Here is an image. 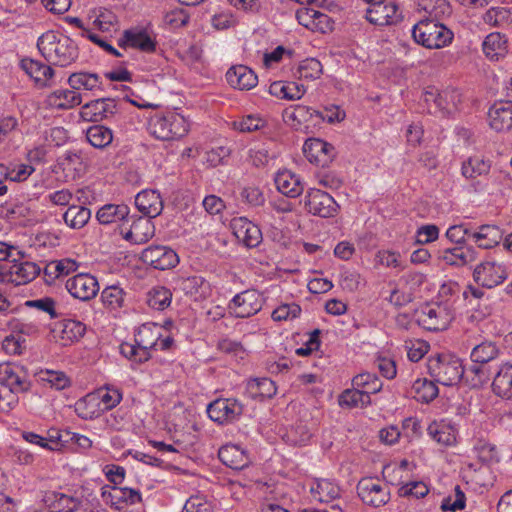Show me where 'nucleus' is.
Wrapping results in <instances>:
<instances>
[{"mask_svg": "<svg viewBox=\"0 0 512 512\" xmlns=\"http://www.w3.org/2000/svg\"><path fill=\"white\" fill-rule=\"evenodd\" d=\"M37 48L48 63L59 67H68L79 57L76 43L70 37L52 30L38 38Z\"/></svg>", "mask_w": 512, "mask_h": 512, "instance_id": "1", "label": "nucleus"}, {"mask_svg": "<svg viewBox=\"0 0 512 512\" xmlns=\"http://www.w3.org/2000/svg\"><path fill=\"white\" fill-rule=\"evenodd\" d=\"M412 37L427 49H441L451 44L454 34L440 21L421 19L413 26Z\"/></svg>", "mask_w": 512, "mask_h": 512, "instance_id": "2", "label": "nucleus"}, {"mask_svg": "<svg viewBox=\"0 0 512 512\" xmlns=\"http://www.w3.org/2000/svg\"><path fill=\"white\" fill-rule=\"evenodd\" d=\"M150 133L157 139L168 141L179 139L189 131V123L179 113L156 115L149 122Z\"/></svg>", "mask_w": 512, "mask_h": 512, "instance_id": "3", "label": "nucleus"}, {"mask_svg": "<svg viewBox=\"0 0 512 512\" xmlns=\"http://www.w3.org/2000/svg\"><path fill=\"white\" fill-rule=\"evenodd\" d=\"M428 371L436 382L446 386L458 383L464 374L461 360L449 354L431 357L428 360Z\"/></svg>", "mask_w": 512, "mask_h": 512, "instance_id": "4", "label": "nucleus"}, {"mask_svg": "<svg viewBox=\"0 0 512 512\" xmlns=\"http://www.w3.org/2000/svg\"><path fill=\"white\" fill-rule=\"evenodd\" d=\"M263 306V298L255 289L236 294L228 303V311L236 318H248L257 314Z\"/></svg>", "mask_w": 512, "mask_h": 512, "instance_id": "5", "label": "nucleus"}, {"mask_svg": "<svg viewBox=\"0 0 512 512\" xmlns=\"http://www.w3.org/2000/svg\"><path fill=\"white\" fill-rule=\"evenodd\" d=\"M508 277L503 263L486 260L478 264L473 271L474 281L483 288L492 289L502 284Z\"/></svg>", "mask_w": 512, "mask_h": 512, "instance_id": "6", "label": "nucleus"}, {"mask_svg": "<svg viewBox=\"0 0 512 512\" xmlns=\"http://www.w3.org/2000/svg\"><path fill=\"white\" fill-rule=\"evenodd\" d=\"M453 318L451 309L441 304L427 305L418 314L419 324L429 331L447 329Z\"/></svg>", "mask_w": 512, "mask_h": 512, "instance_id": "7", "label": "nucleus"}, {"mask_svg": "<svg viewBox=\"0 0 512 512\" xmlns=\"http://www.w3.org/2000/svg\"><path fill=\"white\" fill-rule=\"evenodd\" d=\"M361 500L370 506L380 507L390 500V489L385 483L371 477L362 478L357 484Z\"/></svg>", "mask_w": 512, "mask_h": 512, "instance_id": "8", "label": "nucleus"}, {"mask_svg": "<svg viewBox=\"0 0 512 512\" xmlns=\"http://www.w3.org/2000/svg\"><path fill=\"white\" fill-rule=\"evenodd\" d=\"M403 18L402 10L394 0H382L369 6L366 19L374 25L389 26L399 23Z\"/></svg>", "mask_w": 512, "mask_h": 512, "instance_id": "9", "label": "nucleus"}, {"mask_svg": "<svg viewBox=\"0 0 512 512\" xmlns=\"http://www.w3.org/2000/svg\"><path fill=\"white\" fill-rule=\"evenodd\" d=\"M304 205L307 211L322 218L334 217L337 214L339 205L334 198L320 189H310L304 198Z\"/></svg>", "mask_w": 512, "mask_h": 512, "instance_id": "10", "label": "nucleus"}, {"mask_svg": "<svg viewBox=\"0 0 512 512\" xmlns=\"http://www.w3.org/2000/svg\"><path fill=\"white\" fill-rule=\"evenodd\" d=\"M23 258L24 255L21 252L20 255L14 254L8 261L9 266L6 268L7 273L5 275L8 282L15 285L27 284L39 274L40 267L34 262L23 260Z\"/></svg>", "mask_w": 512, "mask_h": 512, "instance_id": "11", "label": "nucleus"}, {"mask_svg": "<svg viewBox=\"0 0 512 512\" xmlns=\"http://www.w3.org/2000/svg\"><path fill=\"white\" fill-rule=\"evenodd\" d=\"M68 293L80 301H89L99 292L98 280L89 273H78L66 280Z\"/></svg>", "mask_w": 512, "mask_h": 512, "instance_id": "12", "label": "nucleus"}, {"mask_svg": "<svg viewBox=\"0 0 512 512\" xmlns=\"http://www.w3.org/2000/svg\"><path fill=\"white\" fill-rule=\"evenodd\" d=\"M0 384L20 393L29 391L31 387L27 370L23 366L11 362L0 364Z\"/></svg>", "mask_w": 512, "mask_h": 512, "instance_id": "13", "label": "nucleus"}, {"mask_svg": "<svg viewBox=\"0 0 512 512\" xmlns=\"http://www.w3.org/2000/svg\"><path fill=\"white\" fill-rule=\"evenodd\" d=\"M243 404L233 398L217 399L207 407V413L214 422L224 424L239 419L243 413Z\"/></svg>", "mask_w": 512, "mask_h": 512, "instance_id": "14", "label": "nucleus"}, {"mask_svg": "<svg viewBox=\"0 0 512 512\" xmlns=\"http://www.w3.org/2000/svg\"><path fill=\"white\" fill-rule=\"evenodd\" d=\"M101 497L105 504L119 511L142 500L139 490L108 485L101 488Z\"/></svg>", "mask_w": 512, "mask_h": 512, "instance_id": "15", "label": "nucleus"}, {"mask_svg": "<svg viewBox=\"0 0 512 512\" xmlns=\"http://www.w3.org/2000/svg\"><path fill=\"white\" fill-rule=\"evenodd\" d=\"M141 259L155 269L166 270L175 267L179 262L176 252L167 246H149L142 251Z\"/></svg>", "mask_w": 512, "mask_h": 512, "instance_id": "16", "label": "nucleus"}, {"mask_svg": "<svg viewBox=\"0 0 512 512\" xmlns=\"http://www.w3.org/2000/svg\"><path fill=\"white\" fill-rule=\"evenodd\" d=\"M233 235L247 248H255L262 242L260 228L246 217H235L230 221Z\"/></svg>", "mask_w": 512, "mask_h": 512, "instance_id": "17", "label": "nucleus"}, {"mask_svg": "<svg viewBox=\"0 0 512 512\" xmlns=\"http://www.w3.org/2000/svg\"><path fill=\"white\" fill-rule=\"evenodd\" d=\"M117 112V103L113 98H100L90 101L80 109V117L87 122H100Z\"/></svg>", "mask_w": 512, "mask_h": 512, "instance_id": "18", "label": "nucleus"}, {"mask_svg": "<svg viewBox=\"0 0 512 512\" xmlns=\"http://www.w3.org/2000/svg\"><path fill=\"white\" fill-rule=\"evenodd\" d=\"M118 45L122 48L138 49L145 53L154 52L156 49V41L143 28H130L122 33L118 40Z\"/></svg>", "mask_w": 512, "mask_h": 512, "instance_id": "19", "label": "nucleus"}, {"mask_svg": "<svg viewBox=\"0 0 512 512\" xmlns=\"http://www.w3.org/2000/svg\"><path fill=\"white\" fill-rule=\"evenodd\" d=\"M303 152L309 162L322 167L331 163L335 156L333 145L318 138L308 139L304 143Z\"/></svg>", "mask_w": 512, "mask_h": 512, "instance_id": "20", "label": "nucleus"}, {"mask_svg": "<svg viewBox=\"0 0 512 512\" xmlns=\"http://www.w3.org/2000/svg\"><path fill=\"white\" fill-rule=\"evenodd\" d=\"M489 125L497 132L512 128V101H501L491 106L488 112Z\"/></svg>", "mask_w": 512, "mask_h": 512, "instance_id": "21", "label": "nucleus"}, {"mask_svg": "<svg viewBox=\"0 0 512 512\" xmlns=\"http://www.w3.org/2000/svg\"><path fill=\"white\" fill-rule=\"evenodd\" d=\"M438 258L450 266L462 267L477 259V252L472 246H456L439 251Z\"/></svg>", "mask_w": 512, "mask_h": 512, "instance_id": "22", "label": "nucleus"}, {"mask_svg": "<svg viewBox=\"0 0 512 512\" xmlns=\"http://www.w3.org/2000/svg\"><path fill=\"white\" fill-rule=\"evenodd\" d=\"M21 67L38 87H46L52 84L54 70L50 65L33 59H23Z\"/></svg>", "mask_w": 512, "mask_h": 512, "instance_id": "23", "label": "nucleus"}, {"mask_svg": "<svg viewBox=\"0 0 512 512\" xmlns=\"http://www.w3.org/2000/svg\"><path fill=\"white\" fill-rule=\"evenodd\" d=\"M155 234V226L149 217H139L133 221L126 232H122L123 238L133 244H144Z\"/></svg>", "mask_w": 512, "mask_h": 512, "instance_id": "24", "label": "nucleus"}, {"mask_svg": "<svg viewBox=\"0 0 512 512\" xmlns=\"http://www.w3.org/2000/svg\"><path fill=\"white\" fill-rule=\"evenodd\" d=\"M226 80L231 87L239 90H250L258 83L257 75L244 65L231 67L226 73Z\"/></svg>", "mask_w": 512, "mask_h": 512, "instance_id": "25", "label": "nucleus"}, {"mask_svg": "<svg viewBox=\"0 0 512 512\" xmlns=\"http://www.w3.org/2000/svg\"><path fill=\"white\" fill-rule=\"evenodd\" d=\"M43 501L52 512H75L81 505L79 498L57 491L46 492Z\"/></svg>", "mask_w": 512, "mask_h": 512, "instance_id": "26", "label": "nucleus"}, {"mask_svg": "<svg viewBox=\"0 0 512 512\" xmlns=\"http://www.w3.org/2000/svg\"><path fill=\"white\" fill-rule=\"evenodd\" d=\"M135 205L140 212L149 218L160 215L163 209V201L155 190H143L135 197Z\"/></svg>", "mask_w": 512, "mask_h": 512, "instance_id": "27", "label": "nucleus"}, {"mask_svg": "<svg viewBox=\"0 0 512 512\" xmlns=\"http://www.w3.org/2000/svg\"><path fill=\"white\" fill-rule=\"evenodd\" d=\"M492 392L505 401H512V365H502L492 381Z\"/></svg>", "mask_w": 512, "mask_h": 512, "instance_id": "28", "label": "nucleus"}, {"mask_svg": "<svg viewBox=\"0 0 512 512\" xmlns=\"http://www.w3.org/2000/svg\"><path fill=\"white\" fill-rule=\"evenodd\" d=\"M218 457L224 465L235 470L243 469L249 463L246 451L235 444H227L221 447Z\"/></svg>", "mask_w": 512, "mask_h": 512, "instance_id": "29", "label": "nucleus"}, {"mask_svg": "<svg viewBox=\"0 0 512 512\" xmlns=\"http://www.w3.org/2000/svg\"><path fill=\"white\" fill-rule=\"evenodd\" d=\"M275 184L280 193L291 198L300 196L304 190L299 176L289 170L279 171L275 177Z\"/></svg>", "mask_w": 512, "mask_h": 512, "instance_id": "30", "label": "nucleus"}, {"mask_svg": "<svg viewBox=\"0 0 512 512\" xmlns=\"http://www.w3.org/2000/svg\"><path fill=\"white\" fill-rule=\"evenodd\" d=\"M310 493L313 500L330 503L340 496V488L328 479H317L311 483Z\"/></svg>", "mask_w": 512, "mask_h": 512, "instance_id": "31", "label": "nucleus"}, {"mask_svg": "<svg viewBox=\"0 0 512 512\" xmlns=\"http://www.w3.org/2000/svg\"><path fill=\"white\" fill-rule=\"evenodd\" d=\"M81 102V95L73 89H58L50 93L46 99L47 105L55 109H71Z\"/></svg>", "mask_w": 512, "mask_h": 512, "instance_id": "32", "label": "nucleus"}, {"mask_svg": "<svg viewBox=\"0 0 512 512\" xmlns=\"http://www.w3.org/2000/svg\"><path fill=\"white\" fill-rule=\"evenodd\" d=\"M502 236V231L495 225H482L478 231L471 234L472 240L483 249H490L498 245Z\"/></svg>", "mask_w": 512, "mask_h": 512, "instance_id": "33", "label": "nucleus"}, {"mask_svg": "<svg viewBox=\"0 0 512 512\" xmlns=\"http://www.w3.org/2000/svg\"><path fill=\"white\" fill-rule=\"evenodd\" d=\"M247 392L252 399L263 401L274 397L277 387L275 382L269 378H255L248 381Z\"/></svg>", "mask_w": 512, "mask_h": 512, "instance_id": "34", "label": "nucleus"}, {"mask_svg": "<svg viewBox=\"0 0 512 512\" xmlns=\"http://www.w3.org/2000/svg\"><path fill=\"white\" fill-rule=\"evenodd\" d=\"M427 432L434 441L445 446H450L456 441V428L444 420L432 422Z\"/></svg>", "mask_w": 512, "mask_h": 512, "instance_id": "35", "label": "nucleus"}, {"mask_svg": "<svg viewBox=\"0 0 512 512\" xmlns=\"http://www.w3.org/2000/svg\"><path fill=\"white\" fill-rule=\"evenodd\" d=\"M297 19L301 25L309 29H319L321 32L330 29L329 16L313 9L299 11Z\"/></svg>", "mask_w": 512, "mask_h": 512, "instance_id": "36", "label": "nucleus"}, {"mask_svg": "<svg viewBox=\"0 0 512 512\" xmlns=\"http://www.w3.org/2000/svg\"><path fill=\"white\" fill-rule=\"evenodd\" d=\"M491 164L481 156H471L462 163L461 174L468 180H474L489 173Z\"/></svg>", "mask_w": 512, "mask_h": 512, "instance_id": "37", "label": "nucleus"}, {"mask_svg": "<svg viewBox=\"0 0 512 512\" xmlns=\"http://www.w3.org/2000/svg\"><path fill=\"white\" fill-rule=\"evenodd\" d=\"M69 86L75 90L95 91L101 88L100 76L96 73L77 72L68 78Z\"/></svg>", "mask_w": 512, "mask_h": 512, "instance_id": "38", "label": "nucleus"}, {"mask_svg": "<svg viewBox=\"0 0 512 512\" xmlns=\"http://www.w3.org/2000/svg\"><path fill=\"white\" fill-rule=\"evenodd\" d=\"M74 408L76 414L85 420L97 418L103 413L94 392L76 401Z\"/></svg>", "mask_w": 512, "mask_h": 512, "instance_id": "39", "label": "nucleus"}, {"mask_svg": "<svg viewBox=\"0 0 512 512\" xmlns=\"http://www.w3.org/2000/svg\"><path fill=\"white\" fill-rule=\"evenodd\" d=\"M483 52L491 60H499L507 53V41L500 33H491L483 42Z\"/></svg>", "mask_w": 512, "mask_h": 512, "instance_id": "40", "label": "nucleus"}, {"mask_svg": "<svg viewBox=\"0 0 512 512\" xmlns=\"http://www.w3.org/2000/svg\"><path fill=\"white\" fill-rule=\"evenodd\" d=\"M129 215V208L124 204H106L101 207L97 214V220L104 225L124 220Z\"/></svg>", "mask_w": 512, "mask_h": 512, "instance_id": "41", "label": "nucleus"}, {"mask_svg": "<svg viewBox=\"0 0 512 512\" xmlns=\"http://www.w3.org/2000/svg\"><path fill=\"white\" fill-rule=\"evenodd\" d=\"M436 384L426 378L417 379L413 382L410 390L411 396L419 402L428 403L434 400L438 395Z\"/></svg>", "mask_w": 512, "mask_h": 512, "instance_id": "42", "label": "nucleus"}, {"mask_svg": "<svg viewBox=\"0 0 512 512\" xmlns=\"http://www.w3.org/2000/svg\"><path fill=\"white\" fill-rule=\"evenodd\" d=\"M161 327L154 323L143 324L139 327L135 342L144 348H155L161 336Z\"/></svg>", "mask_w": 512, "mask_h": 512, "instance_id": "43", "label": "nucleus"}, {"mask_svg": "<svg viewBox=\"0 0 512 512\" xmlns=\"http://www.w3.org/2000/svg\"><path fill=\"white\" fill-rule=\"evenodd\" d=\"M90 217V209L78 205H71L63 215L65 224L72 229H81L88 223Z\"/></svg>", "mask_w": 512, "mask_h": 512, "instance_id": "44", "label": "nucleus"}, {"mask_svg": "<svg viewBox=\"0 0 512 512\" xmlns=\"http://www.w3.org/2000/svg\"><path fill=\"white\" fill-rule=\"evenodd\" d=\"M418 5L427 13L429 20L440 21L451 13V7L447 0H420Z\"/></svg>", "mask_w": 512, "mask_h": 512, "instance_id": "45", "label": "nucleus"}, {"mask_svg": "<svg viewBox=\"0 0 512 512\" xmlns=\"http://www.w3.org/2000/svg\"><path fill=\"white\" fill-rule=\"evenodd\" d=\"M86 138L93 147L103 149L111 144L113 133L103 125H93L87 129Z\"/></svg>", "mask_w": 512, "mask_h": 512, "instance_id": "46", "label": "nucleus"}, {"mask_svg": "<svg viewBox=\"0 0 512 512\" xmlns=\"http://www.w3.org/2000/svg\"><path fill=\"white\" fill-rule=\"evenodd\" d=\"M352 386L358 388L370 397L371 394L379 392L382 388L381 380L368 372L360 373L352 379Z\"/></svg>", "mask_w": 512, "mask_h": 512, "instance_id": "47", "label": "nucleus"}, {"mask_svg": "<svg viewBox=\"0 0 512 512\" xmlns=\"http://www.w3.org/2000/svg\"><path fill=\"white\" fill-rule=\"evenodd\" d=\"M125 296L124 289L117 284L107 286L101 292L102 303L110 310L121 308L124 304Z\"/></svg>", "mask_w": 512, "mask_h": 512, "instance_id": "48", "label": "nucleus"}, {"mask_svg": "<svg viewBox=\"0 0 512 512\" xmlns=\"http://www.w3.org/2000/svg\"><path fill=\"white\" fill-rule=\"evenodd\" d=\"M371 403V398L356 387L346 389L339 396L342 407H365Z\"/></svg>", "mask_w": 512, "mask_h": 512, "instance_id": "49", "label": "nucleus"}, {"mask_svg": "<svg viewBox=\"0 0 512 512\" xmlns=\"http://www.w3.org/2000/svg\"><path fill=\"white\" fill-rule=\"evenodd\" d=\"M172 299V293L163 286H156L147 293V304L155 310H164Z\"/></svg>", "mask_w": 512, "mask_h": 512, "instance_id": "50", "label": "nucleus"}, {"mask_svg": "<svg viewBox=\"0 0 512 512\" xmlns=\"http://www.w3.org/2000/svg\"><path fill=\"white\" fill-rule=\"evenodd\" d=\"M498 352V348L493 342L484 341L474 346L470 357L474 363L484 364L495 359Z\"/></svg>", "mask_w": 512, "mask_h": 512, "instance_id": "51", "label": "nucleus"}, {"mask_svg": "<svg viewBox=\"0 0 512 512\" xmlns=\"http://www.w3.org/2000/svg\"><path fill=\"white\" fill-rule=\"evenodd\" d=\"M94 394L103 412L116 407L122 399V394L118 389L109 387L99 388L94 391Z\"/></svg>", "mask_w": 512, "mask_h": 512, "instance_id": "52", "label": "nucleus"}, {"mask_svg": "<svg viewBox=\"0 0 512 512\" xmlns=\"http://www.w3.org/2000/svg\"><path fill=\"white\" fill-rule=\"evenodd\" d=\"M460 102V94L456 90H445L439 92L436 112L452 114L457 110Z\"/></svg>", "mask_w": 512, "mask_h": 512, "instance_id": "53", "label": "nucleus"}, {"mask_svg": "<svg viewBox=\"0 0 512 512\" xmlns=\"http://www.w3.org/2000/svg\"><path fill=\"white\" fill-rule=\"evenodd\" d=\"M323 72L322 64L315 58H307L300 62L297 73L300 79L315 80Z\"/></svg>", "mask_w": 512, "mask_h": 512, "instance_id": "54", "label": "nucleus"}, {"mask_svg": "<svg viewBox=\"0 0 512 512\" xmlns=\"http://www.w3.org/2000/svg\"><path fill=\"white\" fill-rule=\"evenodd\" d=\"M40 380L56 390L65 389L70 385V379L61 371L46 370L39 376Z\"/></svg>", "mask_w": 512, "mask_h": 512, "instance_id": "55", "label": "nucleus"}, {"mask_svg": "<svg viewBox=\"0 0 512 512\" xmlns=\"http://www.w3.org/2000/svg\"><path fill=\"white\" fill-rule=\"evenodd\" d=\"M179 286L185 294L194 296L201 294L207 283L201 276H190L179 280Z\"/></svg>", "mask_w": 512, "mask_h": 512, "instance_id": "56", "label": "nucleus"}, {"mask_svg": "<svg viewBox=\"0 0 512 512\" xmlns=\"http://www.w3.org/2000/svg\"><path fill=\"white\" fill-rule=\"evenodd\" d=\"M189 18L190 16L185 9L175 8L165 14L164 21L171 29H178L186 26Z\"/></svg>", "mask_w": 512, "mask_h": 512, "instance_id": "57", "label": "nucleus"}, {"mask_svg": "<svg viewBox=\"0 0 512 512\" xmlns=\"http://www.w3.org/2000/svg\"><path fill=\"white\" fill-rule=\"evenodd\" d=\"M301 313V307L296 303L282 304L278 306L271 314L274 321H286L297 318Z\"/></svg>", "mask_w": 512, "mask_h": 512, "instance_id": "58", "label": "nucleus"}, {"mask_svg": "<svg viewBox=\"0 0 512 512\" xmlns=\"http://www.w3.org/2000/svg\"><path fill=\"white\" fill-rule=\"evenodd\" d=\"M182 512H213L212 504L202 495L191 496Z\"/></svg>", "mask_w": 512, "mask_h": 512, "instance_id": "59", "label": "nucleus"}, {"mask_svg": "<svg viewBox=\"0 0 512 512\" xmlns=\"http://www.w3.org/2000/svg\"><path fill=\"white\" fill-rule=\"evenodd\" d=\"M407 356L410 361L418 362L429 350V344L423 340H415L406 342Z\"/></svg>", "mask_w": 512, "mask_h": 512, "instance_id": "60", "label": "nucleus"}, {"mask_svg": "<svg viewBox=\"0 0 512 512\" xmlns=\"http://www.w3.org/2000/svg\"><path fill=\"white\" fill-rule=\"evenodd\" d=\"M7 169V179L14 182L25 181L35 171L33 166L24 163L15 164Z\"/></svg>", "mask_w": 512, "mask_h": 512, "instance_id": "61", "label": "nucleus"}, {"mask_svg": "<svg viewBox=\"0 0 512 512\" xmlns=\"http://www.w3.org/2000/svg\"><path fill=\"white\" fill-rule=\"evenodd\" d=\"M265 121L259 117L248 115L233 123V127L240 132H253L261 129Z\"/></svg>", "mask_w": 512, "mask_h": 512, "instance_id": "62", "label": "nucleus"}, {"mask_svg": "<svg viewBox=\"0 0 512 512\" xmlns=\"http://www.w3.org/2000/svg\"><path fill=\"white\" fill-rule=\"evenodd\" d=\"M439 237V228L436 225L429 224L419 227L416 231V243L428 244L434 242Z\"/></svg>", "mask_w": 512, "mask_h": 512, "instance_id": "63", "label": "nucleus"}, {"mask_svg": "<svg viewBox=\"0 0 512 512\" xmlns=\"http://www.w3.org/2000/svg\"><path fill=\"white\" fill-rule=\"evenodd\" d=\"M85 332V326L76 321H68L62 329V339L67 341H77Z\"/></svg>", "mask_w": 512, "mask_h": 512, "instance_id": "64", "label": "nucleus"}]
</instances>
